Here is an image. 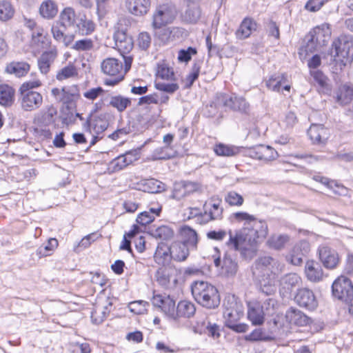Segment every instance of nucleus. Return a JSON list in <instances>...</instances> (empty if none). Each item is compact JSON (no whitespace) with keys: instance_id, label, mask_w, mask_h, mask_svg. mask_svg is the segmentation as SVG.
Here are the masks:
<instances>
[{"instance_id":"obj_1","label":"nucleus","mask_w":353,"mask_h":353,"mask_svg":"<svg viewBox=\"0 0 353 353\" xmlns=\"http://www.w3.org/2000/svg\"><path fill=\"white\" fill-rule=\"evenodd\" d=\"M232 217L235 221L243 223V227L234 236L230 232L227 244L239 251L244 259H250L256 255L259 243L266 237L268 225L245 212H235Z\"/></svg>"},{"instance_id":"obj_2","label":"nucleus","mask_w":353,"mask_h":353,"mask_svg":"<svg viewBox=\"0 0 353 353\" xmlns=\"http://www.w3.org/2000/svg\"><path fill=\"white\" fill-rule=\"evenodd\" d=\"M132 58L123 56L121 59L108 57L101 63V72L109 78L104 80V84L114 86L121 82L131 68Z\"/></svg>"},{"instance_id":"obj_3","label":"nucleus","mask_w":353,"mask_h":353,"mask_svg":"<svg viewBox=\"0 0 353 353\" xmlns=\"http://www.w3.org/2000/svg\"><path fill=\"white\" fill-rule=\"evenodd\" d=\"M191 291L194 300L205 307L215 308L220 303L217 289L207 281L193 282L191 285Z\"/></svg>"},{"instance_id":"obj_4","label":"nucleus","mask_w":353,"mask_h":353,"mask_svg":"<svg viewBox=\"0 0 353 353\" xmlns=\"http://www.w3.org/2000/svg\"><path fill=\"white\" fill-rule=\"evenodd\" d=\"M176 11L174 7L168 4L159 6L152 17V28L155 30V34L165 40L172 33L170 28L165 26L172 22L175 18Z\"/></svg>"},{"instance_id":"obj_5","label":"nucleus","mask_w":353,"mask_h":353,"mask_svg":"<svg viewBox=\"0 0 353 353\" xmlns=\"http://www.w3.org/2000/svg\"><path fill=\"white\" fill-rule=\"evenodd\" d=\"M330 54L334 61H341L343 65L353 60V37L342 35L334 39L332 44Z\"/></svg>"},{"instance_id":"obj_6","label":"nucleus","mask_w":353,"mask_h":353,"mask_svg":"<svg viewBox=\"0 0 353 353\" xmlns=\"http://www.w3.org/2000/svg\"><path fill=\"white\" fill-rule=\"evenodd\" d=\"M331 34V28L327 23L315 27L307 36L305 50L312 52L326 46L330 40Z\"/></svg>"},{"instance_id":"obj_7","label":"nucleus","mask_w":353,"mask_h":353,"mask_svg":"<svg viewBox=\"0 0 353 353\" xmlns=\"http://www.w3.org/2000/svg\"><path fill=\"white\" fill-rule=\"evenodd\" d=\"M333 296L344 302L348 307L353 303V285L345 276H339L332 285Z\"/></svg>"},{"instance_id":"obj_8","label":"nucleus","mask_w":353,"mask_h":353,"mask_svg":"<svg viewBox=\"0 0 353 353\" xmlns=\"http://www.w3.org/2000/svg\"><path fill=\"white\" fill-rule=\"evenodd\" d=\"M318 254L320 261L326 269L334 270L340 263L338 252L328 246H320L318 249Z\"/></svg>"},{"instance_id":"obj_9","label":"nucleus","mask_w":353,"mask_h":353,"mask_svg":"<svg viewBox=\"0 0 353 353\" xmlns=\"http://www.w3.org/2000/svg\"><path fill=\"white\" fill-rule=\"evenodd\" d=\"M214 263L216 267H221V273L226 276H234L238 270V264L229 252L224 254L223 260L219 256L213 255Z\"/></svg>"},{"instance_id":"obj_10","label":"nucleus","mask_w":353,"mask_h":353,"mask_svg":"<svg viewBox=\"0 0 353 353\" xmlns=\"http://www.w3.org/2000/svg\"><path fill=\"white\" fill-rule=\"evenodd\" d=\"M221 199L216 196H212L205 202L203 205L204 216H208L203 223H208L213 220H219L222 218L223 208L221 206Z\"/></svg>"},{"instance_id":"obj_11","label":"nucleus","mask_w":353,"mask_h":353,"mask_svg":"<svg viewBox=\"0 0 353 353\" xmlns=\"http://www.w3.org/2000/svg\"><path fill=\"white\" fill-rule=\"evenodd\" d=\"M225 309L223 312L225 323L227 327L233 323H237L243 316V307L241 303H237L232 298V301L224 303Z\"/></svg>"},{"instance_id":"obj_12","label":"nucleus","mask_w":353,"mask_h":353,"mask_svg":"<svg viewBox=\"0 0 353 353\" xmlns=\"http://www.w3.org/2000/svg\"><path fill=\"white\" fill-rule=\"evenodd\" d=\"M152 305L161 310L168 317L174 318L175 301L170 296L156 294L152 299Z\"/></svg>"},{"instance_id":"obj_13","label":"nucleus","mask_w":353,"mask_h":353,"mask_svg":"<svg viewBox=\"0 0 353 353\" xmlns=\"http://www.w3.org/2000/svg\"><path fill=\"white\" fill-rule=\"evenodd\" d=\"M43 97L38 92H21V104L23 110L32 111L40 107Z\"/></svg>"},{"instance_id":"obj_14","label":"nucleus","mask_w":353,"mask_h":353,"mask_svg":"<svg viewBox=\"0 0 353 353\" xmlns=\"http://www.w3.org/2000/svg\"><path fill=\"white\" fill-rule=\"evenodd\" d=\"M310 250L309 243L306 241H301L293 247L287 260L294 265H299L303 262V258L310 252Z\"/></svg>"},{"instance_id":"obj_15","label":"nucleus","mask_w":353,"mask_h":353,"mask_svg":"<svg viewBox=\"0 0 353 353\" xmlns=\"http://www.w3.org/2000/svg\"><path fill=\"white\" fill-rule=\"evenodd\" d=\"M58 56V50L57 47L52 46L43 52L37 60V65L39 71L43 74H47L50 70L51 65Z\"/></svg>"},{"instance_id":"obj_16","label":"nucleus","mask_w":353,"mask_h":353,"mask_svg":"<svg viewBox=\"0 0 353 353\" xmlns=\"http://www.w3.org/2000/svg\"><path fill=\"white\" fill-rule=\"evenodd\" d=\"M299 305L313 310L317 307V301L313 292L307 288L299 289L294 298Z\"/></svg>"},{"instance_id":"obj_17","label":"nucleus","mask_w":353,"mask_h":353,"mask_svg":"<svg viewBox=\"0 0 353 353\" xmlns=\"http://www.w3.org/2000/svg\"><path fill=\"white\" fill-rule=\"evenodd\" d=\"M307 134L312 143L318 145H325L330 136L328 130L323 125L319 124H312L307 131Z\"/></svg>"},{"instance_id":"obj_18","label":"nucleus","mask_w":353,"mask_h":353,"mask_svg":"<svg viewBox=\"0 0 353 353\" xmlns=\"http://www.w3.org/2000/svg\"><path fill=\"white\" fill-rule=\"evenodd\" d=\"M278 152L272 147L259 145L251 151V157L265 162L275 160L278 157Z\"/></svg>"},{"instance_id":"obj_19","label":"nucleus","mask_w":353,"mask_h":353,"mask_svg":"<svg viewBox=\"0 0 353 353\" xmlns=\"http://www.w3.org/2000/svg\"><path fill=\"white\" fill-rule=\"evenodd\" d=\"M112 303L108 298L105 304L97 303L91 313V319L94 323H101L108 316L111 311Z\"/></svg>"},{"instance_id":"obj_20","label":"nucleus","mask_w":353,"mask_h":353,"mask_svg":"<svg viewBox=\"0 0 353 353\" xmlns=\"http://www.w3.org/2000/svg\"><path fill=\"white\" fill-rule=\"evenodd\" d=\"M115 45L121 54L129 52L134 46L133 39L123 30H117L114 34Z\"/></svg>"},{"instance_id":"obj_21","label":"nucleus","mask_w":353,"mask_h":353,"mask_svg":"<svg viewBox=\"0 0 353 353\" xmlns=\"http://www.w3.org/2000/svg\"><path fill=\"white\" fill-rule=\"evenodd\" d=\"M79 77V69L72 62H69L57 70L55 78L58 81L63 82L69 79H76Z\"/></svg>"},{"instance_id":"obj_22","label":"nucleus","mask_w":353,"mask_h":353,"mask_svg":"<svg viewBox=\"0 0 353 353\" xmlns=\"http://www.w3.org/2000/svg\"><path fill=\"white\" fill-rule=\"evenodd\" d=\"M128 11L135 16H143L148 13L151 6L150 0H125Z\"/></svg>"},{"instance_id":"obj_23","label":"nucleus","mask_w":353,"mask_h":353,"mask_svg":"<svg viewBox=\"0 0 353 353\" xmlns=\"http://www.w3.org/2000/svg\"><path fill=\"white\" fill-rule=\"evenodd\" d=\"M77 87L72 88L63 87L62 88H53L51 91L52 96L56 101L63 103H70L77 96Z\"/></svg>"},{"instance_id":"obj_24","label":"nucleus","mask_w":353,"mask_h":353,"mask_svg":"<svg viewBox=\"0 0 353 353\" xmlns=\"http://www.w3.org/2000/svg\"><path fill=\"white\" fill-rule=\"evenodd\" d=\"M305 273L307 279L314 283L323 280L324 276L323 270L321 266L313 260L307 261L305 266Z\"/></svg>"},{"instance_id":"obj_25","label":"nucleus","mask_w":353,"mask_h":353,"mask_svg":"<svg viewBox=\"0 0 353 353\" xmlns=\"http://www.w3.org/2000/svg\"><path fill=\"white\" fill-rule=\"evenodd\" d=\"M264 311L259 302L248 303V317L254 325H262L264 322Z\"/></svg>"},{"instance_id":"obj_26","label":"nucleus","mask_w":353,"mask_h":353,"mask_svg":"<svg viewBox=\"0 0 353 353\" xmlns=\"http://www.w3.org/2000/svg\"><path fill=\"white\" fill-rule=\"evenodd\" d=\"M192 250L187 244L181 241H174L170 246V256L174 261H183L190 254V250Z\"/></svg>"},{"instance_id":"obj_27","label":"nucleus","mask_w":353,"mask_h":353,"mask_svg":"<svg viewBox=\"0 0 353 353\" xmlns=\"http://www.w3.org/2000/svg\"><path fill=\"white\" fill-rule=\"evenodd\" d=\"M179 234L182 240L181 242L187 244L189 248L193 250L197 248L199 239L197 233L194 230L188 225H185L180 228Z\"/></svg>"},{"instance_id":"obj_28","label":"nucleus","mask_w":353,"mask_h":353,"mask_svg":"<svg viewBox=\"0 0 353 353\" xmlns=\"http://www.w3.org/2000/svg\"><path fill=\"white\" fill-rule=\"evenodd\" d=\"M196 312V307L193 303L190 301L183 300L179 302L174 311V320L179 318H190Z\"/></svg>"},{"instance_id":"obj_29","label":"nucleus","mask_w":353,"mask_h":353,"mask_svg":"<svg viewBox=\"0 0 353 353\" xmlns=\"http://www.w3.org/2000/svg\"><path fill=\"white\" fill-rule=\"evenodd\" d=\"M223 105L234 110L243 112H246L249 108V104L246 102L245 99L236 95L226 97L224 99Z\"/></svg>"},{"instance_id":"obj_30","label":"nucleus","mask_w":353,"mask_h":353,"mask_svg":"<svg viewBox=\"0 0 353 353\" xmlns=\"http://www.w3.org/2000/svg\"><path fill=\"white\" fill-rule=\"evenodd\" d=\"M336 100L341 105L349 104L353 100V85H341L336 92Z\"/></svg>"},{"instance_id":"obj_31","label":"nucleus","mask_w":353,"mask_h":353,"mask_svg":"<svg viewBox=\"0 0 353 353\" xmlns=\"http://www.w3.org/2000/svg\"><path fill=\"white\" fill-rule=\"evenodd\" d=\"M301 282V277L296 273H290L283 276L280 280V285L284 292L288 293Z\"/></svg>"},{"instance_id":"obj_32","label":"nucleus","mask_w":353,"mask_h":353,"mask_svg":"<svg viewBox=\"0 0 353 353\" xmlns=\"http://www.w3.org/2000/svg\"><path fill=\"white\" fill-rule=\"evenodd\" d=\"M58 13V6L52 0H46L39 7V14L46 19H54Z\"/></svg>"},{"instance_id":"obj_33","label":"nucleus","mask_w":353,"mask_h":353,"mask_svg":"<svg viewBox=\"0 0 353 353\" xmlns=\"http://www.w3.org/2000/svg\"><path fill=\"white\" fill-rule=\"evenodd\" d=\"M286 319L291 324L298 326H304L309 323V318L305 315L302 312L290 309L286 312Z\"/></svg>"},{"instance_id":"obj_34","label":"nucleus","mask_w":353,"mask_h":353,"mask_svg":"<svg viewBox=\"0 0 353 353\" xmlns=\"http://www.w3.org/2000/svg\"><path fill=\"white\" fill-rule=\"evenodd\" d=\"M256 29V23L250 18H245L241 23L237 30L236 37L241 39H246L250 36L252 32Z\"/></svg>"},{"instance_id":"obj_35","label":"nucleus","mask_w":353,"mask_h":353,"mask_svg":"<svg viewBox=\"0 0 353 353\" xmlns=\"http://www.w3.org/2000/svg\"><path fill=\"white\" fill-rule=\"evenodd\" d=\"M76 19L74 10L71 7H66L59 14V23L64 28H68L74 25Z\"/></svg>"},{"instance_id":"obj_36","label":"nucleus","mask_w":353,"mask_h":353,"mask_svg":"<svg viewBox=\"0 0 353 353\" xmlns=\"http://www.w3.org/2000/svg\"><path fill=\"white\" fill-rule=\"evenodd\" d=\"M50 41L48 36L44 34V30L41 28H37L32 34L31 43L39 50L48 46Z\"/></svg>"},{"instance_id":"obj_37","label":"nucleus","mask_w":353,"mask_h":353,"mask_svg":"<svg viewBox=\"0 0 353 353\" xmlns=\"http://www.w3.org/2000/svg\"><path fill=\"white\" fill-rule=\"evenodd\" d=\"M273 266L274 265H273L272 263H271V265H268V267L267 268V270H265L263 274V276H267V278L268 279V284L271 288L270 289H269V292H265L266 293H271L272 292L274 291L273 287L275 285L276 281V276L279 274H280L282 272L283 268V265L279 261L276 271L273 269Z\"/></svg>"},{"instance_id":"obj_38","label":"nucleus","mask_w":353,"mask_h":353,"mask_svg":"<svg viewBox=\"0 0 353 353\" xmlns=\"http://www.w3.org/2000/svg\"><path fill=\"white\" fill-rule=\"evenodd\" d=\"M94 30V23L90 19L82 17L77 23L75 32L81 36H88L91 34Z\"/></svg>"},{"instance_id":"obj_39","label":"nucleus","mask_w":353,"mask_h":353,"mask_svg":"<svg viewBox=\"0 0 353 353\" xmlns=\"http://www.w3.org/2000/svg\"><path fill=\"white\" fill-rule=\"evenodd\" d=\"M30 68V65L26 62H12L6 66V71L7 73L21 77L28 72Z\"/></svg>"},{"instance_id":"obj_40","label":"nucleus","mask_w":353,"mask_h":353,"mask_svg":"<svg viewBox=\"0 0 353 353\" xmlns=\"http://www.w3.org/2000/svg\"><path fill=\"white\" fill-rule=\"evenodd\" d=\"M170 247L164 243L158 245L154 255L155 261L160 265H165L170 260Z\"/></svg>"},{"instance_id":"obj_41","label":"nucleus","mask_w":353,"mask_h":353,"mask_svg":"<svg viewBox=\"0 0 353 353\" xmlns=\"http://www.w3.org/2000/svg\"><path fill=\"white\" fill-rule=\"evenodd\" d=\"M157 76L163 80L176 81L177 78L173 68L170 67L168 63L162 62L158 64Z\"/></svg>"},{"instance_id":"obj_42","label":"nucleus","mask_w":353,"mask_h":353,"mask_svg":"<svg viewBox=\"0 0 353 353\" xmlns=\"http://www.w3.org/2000/svg\"><path fill=\"white\" fill-rule=\"evenodd\" d=\"M142 185L143 190L150 193L161 192L165 190V184L154 179L143 180Z\"/></svg>"},{"instance_id":"obj_43","label":"nucleus","mask_w":353,"mask_h":353,"mask_svg":"<svg viewBox=\"0 0 353 353\" xmlns=\"http://www.w3.org/2000/svg\"><path fill=\"white\" fill-rule=\"evenodd\" d=\"M286 81V76L284 74L273 75L265 81V85L268 90L279 92L281 85L285 84Z\"/></svg>"},{"instance_id":"obj_44","label":"nucleus","mask_w":353,"mask_h":353,"mask_svg":"<svg viewBox=\"0 0 353 353\" xmlns=\"http://www.w3.org/2000/svg\"><path fill=\"white\" fill-rule=\"evenodd\" d=\"M271 263H272L274 265L273 266V269L276 271L278 267V260L270 256L261 257L256 261V271L258 272L259 274H261L263 276L264 272L267 270L268 265H271Z\"/></svg>"},{"instance_id":"obj_45","label":"nucleus","mask_w":353,"mask_h":353,"mask_svg":"<svg viewBox=\"0 0 353 353\" xmlns=\"http://www.w3.org/2000/svg\"><path fill=\"white\" fill-rule=\"evenodd\" d=\"M290 241V236L287 234H274L267 241L270 248L274 250H281Z\"/></svg>"},{"instance_id":"obj_46","label":"nucleus","mask_w":353,"mask_h":353,"mask_svg":"<svg viewBox=\"0 0 353 353\" xmlns=\"http://www.w3.org/2000/svg\"><path fill=\"white\" fill-rule=\"evenodd\" d=\"M14 90L8 85H0V104L10 105L14 101Z\"/></svg>"},{"instance_id":"obj_47","label":"nucleus","mask_w":353,"mask_h":353,"mask_svg":"<svg viewBox=\"0 0 353 353\" xmlns=\"http://www.w3.org/2000/svg\"><path fill=\"white\" fill-rule=\"evenodd\" d=\"M214 152L218 156L229 157L236 155L239 152V150L235 146L219 143L214 146Z\"/></svg>"},{"instance_id":"obj_48","label":"nucleus","mask_w":353,"mask_h":353,"mask_svg":"<svg viewBox=\"0 0 353 353\" xmlns=\"http://www.w3.org/2000/svg\"><path fill=\"white\" fill-rule=\"evenodd\" d=\"M110 105L121 112L131 105V99L121 95L112 96L110 99Z\"/></svg>"},{"instance_id":"obj_49","label":"nucleus","mask_w":353,"mask_h":353,"mask_svg":"<svg viewBox=\"0 0 353 353\" xmlns=\"http://www.w3.org/2000/svg\"><path fill=\"white\" fill-rule=\"evenodd\" d=\"M58 241L54 238H51L48 241L46 245L40 246L37 250V254L40 257L50 256L54 250L58 247Z\"/></svg>"},{"instance_id":"obj_50","label":"nucleus","mask_w":353,"mask_h":353,"mask_svg":"<svg viewBox=\"0 0 353 353\" xmlns=\"http://www.w3.org/2000/svg\"><path fill=\"white\" fill-rule=\"evenodd\" d=\"M151 234L155 239L168 240L173 236L174 232L170 227L166 225H161L155 228L154 230H152Z\"/></svg>"},{"instance_id":"obj_51","label":"nucleus","mask_w":353,"mask_h":353,"mask_svg":"<svg viewBox=\"0 0 353 353\" xmlns=\"http://www.w3.org/2000/svg\"><path fill=\"white\" fill-rule=\"evenodd\" d=\"M14 13V10L9 1H0V20L6 21L10 19Z\"/></svg>"},{"instance_id":"obj_52","label":"nucleus","mask_w":353,"mask_h":353,"mask_svg":"<svg viewBox=\"0 0 353 353\" xmlns=\"http://www.w3.org/2000/svg\"><path fill=\"white\" fill-rule=\"evenodd\" d=\"M128 166L126 158L123 154L111 161L108 165V170L112 172L120 171Z\"/></svg>"},{"instance_id":"obj_53","label":"nucleus","mask_w":353,"mask_h":353,"mask_svg":"<svg viewBox=\"0 0 353 353\" xmlns=\"http://www.w3.org/2000/svg\"><path fill=\"white\" fill-rule=\"evenodd\" d=\"M94 43L90 39H83L76 41L72 46V49L77 51H88L93 48Z\"/></svg>"},{"instance_id":"obj_54","label":"nucleus","mask_w":353,"mask_h":353,"mask_svg":"<svg viewBox=\"0 0 353 353\" xmlns=\"http://www.w3.org/2000/svg\"><path fill=\"white\" fill-rule=\"evenodd\" d=\"M155 87L157 90L168 94H173L179 89V85L176 81L170 83H157Z\"/></svg>"},{"instance_id":"obj_55","label":"nucleus","mask_w":353,"mask_h":353,"mask_svg":"<svg viewBox=\"0 0 353 353\" xmlns=\"http://www.w3.org/2000/svg\"><path fill=\"white\" fill-rule=\"evenodd\" d=\"M225 201L230 205L240 206L243 203V198L234 191L229 192L225 198Z\"/></svg>"},{"instance_id":"obj_56","label":"nucleus","mask_w":353,"mask_h":353,"mask_svg":"<svg viewBox=\"0 0 353 353\" xmlns=\"http://www.w3.org/2000/svg\"><path fill=\"white\" fill-rule=\"evenodd\" d=\"M196 48L192 47L182 49L179 51L178 59L180 62H188L192 59V56L196 54Z\"/></svg>"},{"instance_id":"obj_57","label":"nucleus","mask_w":353,"mask_h":353,"mask_svg":"<svg viewBox=\"0 0 353 353\" xmlns=\"http://www.w3.org/2000/svg\"><path fill=\"white\" fill-rule=\"evenodd\" d=\"M170 149L168 146L159 147L155 149L152 154V159L154 160L157 159H168L172 157V155L168 152Z\"/></svg>"},{"instance_id":"obj_58","label":"nucleus","mask_w":353,"mask_h":353,"mask_svg":"<svg viewBox=\"0 0 353 353\" xmlns=\"http://www.w3.org/2000/svg\"><path fill=\"white\" fill-rule=\"evenodd\" d=\"M276 305V300L269 298L261 305V307L263 308L265 315H272L274 312Z\"/></svg>"},{"instance_id":"obj_59","label":"nucleus","mask_w":353,"mask_h":353,"mask_svg":"<svg viewBox=\"0 0 353 353\" xmlns=\"http://www.w3.org/2000/svg\"><path fill=\"white\" fill-rule=\"evenodd\" d=\"M138 46L143 50H147L151 43V37L148 32H141L138 37Z\"/></svg>"},{"instance_id":"obj_60","label":"nucleus","mask_w":353,"mask_h":353,"mask_svg":"<svg viewBox=\"0 0 353 353\" xmlns=\"http://www.w3.org/2000/svg\"><path fill=\"white\" fill-rule=\"evenodd\" d=\"M96 241V234L91 233L84 236L81 241L79 243L77 246L74 248L75 251H78L79 248H87L91 243Z\"/></svg>"},{"instance_id":"obj_61","label":"nucleus","mask_w":353,"mask_h":353,"mask_svg":"<svg viewBox=\"0 0 353 353\" xmlns=\"http://www.w3.org/2000/svg\"><path fill=\"white\" fill-rule=\"evenodd\" d=\"M326 0H309L305 8L310 12H316L321 9Z\"/></svg>"},{"instance_id":"obj_62","label":"nucleus","mask_w":353,"mask_h":353,"mask_svg":"<svg viewBox=\"0 0 353 353\" xmlns=\"http://www.w3.org/2000/svg\"><path fill=\"white\" fill-rule=\"evenodd\" d=\"M200 71V66L197 63H194L192 68L191 72L187 76L186 81L188 86L190 87L192 85L194 81L198 78Z\"/></svg>"},{"instance_id":"obj_63","label":"nucleus","mask_w":353,"mask_h":353,"mask_svg":"<svg viewBox=\"0 0 353 353\" xmlns=\"http://www.w3.org/2000/svg\"><path fill=\"white\" fill-rule=\"evenodd\" d=\"M130 312L139 314L145 310V302L142 301L131 302L128 305Z\"/></svg>"},{"instance_id":"obj_64","label":"nucleus","mask_w":353,"mask_h":353,"mask_svg":"<svg viewBox=\"0 0 353 353\" xmlns=\"http://www.w3.org/2000/svg\"><path fill=\"white\" fill-rule=\"evenodd\" d=\"M108 126V122L103 119L99 117L94 121L93 129L97 134H99L105 131Z\"/></svg>"}]
</instances>
